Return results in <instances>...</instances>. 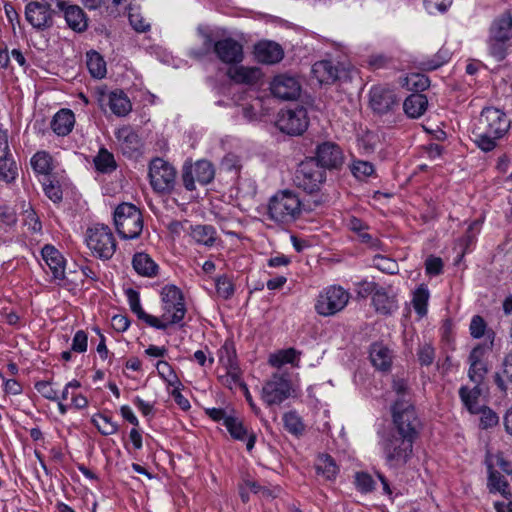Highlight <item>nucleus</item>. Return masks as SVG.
<instances>
[{
	"mask_svg": "<svg viewBox=\"0 0 512 512\" xmlns=\"http://www.w3.org/2000/svg\"><path fill=\"white\" fill-rule=\"evenodd\" d=\"M510 127L511 121L503 110L487 106L471 121L470 132L476 146L484 152H490Z\"/></svg>",
	"mask_w": 512,
	"mask_h": 512,
	"instance_id": "1",
	"label": "nucleus"
},
{
	"mask_svg": "<svg viewBox=\"0 0 512 512\" xmlns=\"http://www.w3.org/2000/svg\"><path fill=\"white\" fill-rule=\"evenodd\" d=\"M161 315L156 321H151V327L166 330L177 325L185 317L186 306L182 291L175 285H165L160 291Z\"/></svg>",
	"mask_w": 512,
	"mask_h": 512,
	"instance_id": "2",
	"label": "nucleus"
},
{
	"mask_svg": "<svg viewBox=\"0 0 512 512\" xmlns=\"http://www.w3.org/2000/svg\"><path fill=\"white\" fill-rule=\"evenodd\" d=\"M306 204L299 195L292 190H281L273 195L268 204L270 219L282 224H290L307 211Z\"/></svg>",
	"mask_w": 512,
	"mask_h": 512,
	"instance_id": "3",
	"label": "nucleus"
},
{
	"mask_svg": "<svg viewBox=\"0 0 512 512\" xmlns=\"http://www.w3.org/2000/svg\"><path fill=\"white\" fill-rule=\"evenodd\" d=\"M213 51L216 57L225 64H237L243 60V46L237 40L226 37L217 41L206 35L203 42V49L192 51L191 54L200 59Z\"/></svg>",
	"mask_w": 512,
	"mask_h": 512,
	"instance_id": "4",
	"label": "nucleus"
},
{
	"mask_svg": "<svg viewBox=\"0 0 512 512\" xmlns=\"http://www.w3.org/2000/svg\"><path fill=\"white\" fill-rule=\"evenodd\" d=\"M415 439L391 434L382 443L386 465L391 469L404 467L413 456Z\"/></svg>",
	"mask_w": 512,
	"mask_h": 512,
	"instance_id": "5",
	"label": "nucleus"
},
{
	"mask_svg": "<svg viewBox=\"0 0 512 512\" xmlns=\"http://www.w3.org/2000/svg\"><path fill=\"white\" fill-rule=\"evenodd\" d=\"M114 223L123 239H135L143 230V218L140 210L133 204L122 203L114 211Z\"/></svg>",
	"mask_w": 512,
	"mask_h": 512,
	"instance_id": "6",
	"label": "nucleus"
},
{
	"mask_svg": "<svg viewBox=\"0 0 512 512\" xmlns=\"http://www.w3.org/2000/svg\"><path fill=\"white\" fill-rule=\"evenodd\" d=\"M149 183L153 191L160 195L170 194L176 185L177 170L163 158H153L149 163Z\"/></svg>",
	"mask_w": 512,
	"mask_h": 512,
	"instance_id": "7",
	"label": "nucleus"
},
{
	"mask_svg": "<svg viewBox=\"0 0 512 512\" xmlns=\"http://www.w3.org/2000/svg\"><path fill=\"white\" fill-rule=\"evenodd\" d=\"M392 418L397 431L396 436H409L411 439H416L420 421L409 399L395 400L392 406Z\"/></svg>",
	"mask_w": 512,
	"mask_h": 512,
	"instance_id": "8",
	"label": "nucleus"
},
{
	"mask_svg": "<svg viewBox=\"0 0 512 512\" xmlns=\"http://www.w3.org/2000/svg\"><path fill=\"white\" fill-rule=\"evenodd\" d=\"M350 294L338 285L325 288L318 296L315 304L316 312L321 316H332L342 311L348 304Z\"/></svg>",
	"mask_w": 512,
	"mask_h": 512,
	"instance_id": "9",
	"label": "nucleus"
},
{
	"mask_svg": "<svg viewBox=\"0 0 512 512\" xmlns=\"http://www.w3.org/2000/svg\"><path fill=\"white\" fill-rule=\"evenodd\" d=\"M325 178V171L314 158H309L299 164L295 173L294 183L298 188L308 193H313L320 189Z\"/></svg>",
	"mask_w": 512,
	"mask_h": 512,
	"instance_id": "10",
	"label": "nucleus"
},
{
	"mask_svg": "<svg viewBox=\"0 0 512 512\" xmlns=\"http://www.w3.org/2000/svg\"><path fill=\"white\" fill-rule=\"evenodd\" d=\"M293 392L291 381L285 374L275 373L262 388V400L268 405H279Z\"/></svg>",
	"mask_w": 512,
	"mask_h": 512,
	"instance_id": "11",
	"label": "nucleus"
},
{
	"mask_svg": "<svg viewBox=\"0 0 512 512\" xmlns=\"http://www.w3.org/2000/svg\"><path fill=\"white\" fill-rule=\"evenodd\" d=\"M308 123L307 111L303 107L282 110L276 121L277 127L289 135L302 134L307 129Z\"/></svg>",
	"mask_w": 512,
	"mask_h": 512,
	"instance_id": "12",
	"label": "nucleus"
},
{
	"mask_svg": "<svg viewBox=\"0 0 512 512\" xmlns=\"http://www.w3.org/2000/svg\"><path fill=\"white\" fill-rule=\"evenodd\" d=\"M215 175L213 165L206 160H199L194 165L185 166L182 174L184 187L192 191L196 188L195 182L205 185L210 183Z\"/></svg>",
	"mask_w": 512,
	"mask_h": 512,
	"instance_id": "13",
	"label": "nucleus"
},
{
	"mask_svg": "<svg viewBox=\"0 0 512 512\" xmlns=\"http://www.w3.org/2000/svg\"><path fill=\"white\" fill-rule=\"evenodd\" d=\"M489 350V346L477 345L472 349L468 357V377L476 385H481L488 373L486 356Z\"/></svg>",
	"mask_w": 512,
	"mask_h": 512,
	"instance_id": "14",
	"label": "nucleus"
},
{
	"mask_svg": "<svg viewBox=\"0 0 512 512\" xmlns=\"http://www.w3.org/2000/svg\"><path fill=\"white\" fill-rule=\"evenodd\" d=\"M270 91L278 99L294 100L300 95L301 86L295 77L280 74L271 81Z\"/></svg>",
	"mask_w": 512,
	"mask_h": 512,
	"instance_id": "15",
	"label": "nucleus"
},
{
	"mask_svg": "<svg viewBox=\"0 0 512 512\" xmlns=\"http://www.w3.org/2000/svg\"><path fill=\"white\" fill-rule=\"evenodd\" d=\"M315 161L324 170L338 169L344 162L341 148L333 142H323L317 146Z\"/></svg>",
	"mask_w": 512,
	"mask_h": 512,
	"instance_id": "16",
	"label": "nucleus"
},
{
	"mask_svg": "<svg viewBox=\"0 0 512 512\" xmlns=\"http://www.w3.org/2000/svg\"><path fill=\"white\" fill-rule=\"evenodd\" d=\"M26 20L36 29H45L52 25L51 6L45 3L30 2L25 7Z\"/></svg>",
	"mask_w": 512,
	"mask_h": 512,
	"instance_id": "17",
	"label": "nucleus"
},
{
	"mask_svg": "<svg viewBox=\"0 0 512 512\" xmlns=\"http://www.w3.org/2000/svg\"><path fill=\"white\" fill-rule=\"evenodd\" d=\"M397 99L393 90L374 86L370 90V107L378 114L388 113L396 104Z\"/></svg>",
	"mask_w": 512,
	"mask_h": 512,
	"instance_id": "18",
	"label": "nucleus"
},
{
	"mask_svg": "<svg viewBox=\"0 0 512 512\" xmlns=\"http://www.w3.org/2000/svg\"><path fill=\"white\" fill-rule=\"evenodd\" d=\"M42 259L48 266L55 280L65 277L66 261L63 255L52 245H45L41 250Z\"/></svg>",
	"mask_w": 512,
	"mask_h": 512,
	"instance_id": "19",
	"label": "nucleus"
},
{
	"mask_svg": "<svg viewBox=\"0 0 512 512\" xmlns=\"http://www.w3.org/2000/svg\"><path fill=\"white\" fill-rule=\"evenodd\" d=\"M224 426L233 439L246 441L248 451L254 448L256 436L253 432L248 431L241 419L231 414L229 418L225 419Z\"/></svg>",
	"mask_w": 512,
	"mask_h": 512,
	"instance_id": "20",
	"label": "nucleus"
},
{
	"mask_svg": "<svg viewBox=\"0 0 512 512\" xmlns=\"http://www.w3.org/2000/svg\"><path fill=\"white\" fill-rule=\"evenodd\" d=\"M256 59L264 64H275L283 59L282 47L272 41H261L254 47Z\"/></svg>",
	"mask_w": 512,
	"mask_h": 512,
	"instance_id": "21",
	"label": "nucleus"
},
{
	"mask_svg": "<svg viewBox=\"0 0 512 512\" xmlns=\"http://www.w3.org/2000/svg\"><path fill=\"white\" fill-rule=\"evenodd\" d=\"M228 77L237 84L255 85L263 77L258 67L235 66L228 69Z\"/></svg>",
	"mask_w": 512,
	"mask_h": 512,
	"instance_id": "22",
	"label": "nucleus"
},
{
	"mask_svg": "<svg viewBox=\"0 0 512 512\" xmlns=\"http://www.w3.org/2000/svg\"><path fill=\"white\" fill-rule=\"evenodd\" d=\"M116 137L124 154L133 156L139 152L141 141L138 134L129 126H123L116 132Z\"/></svg>",
	"mask_w": 512,
	"mask_h": 512,
	"instance_id": "23",
	"label": "nucleus"
},
{
	"mask_svg": "<svg viewBox=\"0 0 512 512\" xmlns=\"http://www.w3.org/2000/svg\"><path fill=\"white\" fill-rule=\"evenodd\" d=\"M132 267L135 272L142 277L153 278L159 274L158 264L145 252H137L134 254Z\"/></svg>",
	"mask_w": 512,
	"mask_h": 512,
	"instance_id": "24",
	"label": "nucleus"
},
{
	"mask_svg": "<svg viewBox=\"0 0 512 512\" xmlns=\"http://www.w3.org/2000/svg\"><path fill=\"white\" fill-rule=\"evenodd\" d=\"M50 125L56 135L66 136L75 125L74 113L70 109H61L53 116Z\"/></svg>",
	"mask_w": 512,
	"mask_h": 512,
	"instance_id": "25",
	"label": "nucleus"
},
{
	"mask_svg": "<svg viewBox=\"0 0 512 512\" xmlns=\"http://www.w3.org/2000/svg\"><path fill=\"white\" fill-rule=\"evenodd\" d=\"M116 251V240L110 228L98 225V258L110 259Z\"/></svg>",
	"mask_w": 512,
	"mask_h": 512,
	"instance_id": "26",
	"label": "nucleus"
},
{
	"mask_svg": "<svg viewBox=\"0 0 512 512\" xmlns=\"http://www.w3.org/2000/svg\"><path fill=\"white\" fill-rule=\"evenodd\" d=\"M488 469V489L491 493H500L503 497L509 498L511 493L508 490V482L506 479L496 470H494V463L491 459L486 460Z\"/></svg>",
	"mask_w": 512,
	"mask_h": 512,
	"instance_id": "27",
	"label": "nucleus"
},
{
	"mask_svg": "<svg viewBox=\"0 0 512 512\" xmlns=\"http://www.w3.org/2000/svg\"><path fill=\"white\" fill-rule=\"evenodd\" d=\"M312 73L320 84H330L338 79V68L329 60L316 62Z\"/></svg>",
	"mask_w": 512,
	"mask_h": 512,
	"instance_id": "28",
	"label": "nucleus"
},
{
	"mask_svg": "<svg viewBox=\"0 0 512 512\" xmlns=\"http://www.w3.org/2000/svg\"><path fill=\"white\" fill-rule=\"evenodd\" d=\"M392 352L382 343H374L370 348V359L377 369L386 371L392 364Z\"/></svg>",
	"mask_w": 512,
	"mask_h": 512,
	"instance_id": "29",
	"label": "nucleus"
},
{
	"mask_svg": "<svg viewBox=\"0 0 512 512\" xmlns=\"http://www.w3.org/2000/svg\"><path fill=\"white\" fill-rule=\"evenodd\" d=\"M189 235L199 245L211 247L217 240L216 229L211 225L190 226Z\"/></svg>",
	"mask_w": 512,
	"mask_h": 512,
	"instance_id": "30",
	"label": "nucleus"
},
{
	"mask_svg": "<svg viewBox=\"0 0 512 512\" xmlns=\"http://www.w3.org/2000/svg\"><path fill=\"white\" fill-rule=\"evenodd\" d=\"M428 107V99L425 95L415 93L408 96L404 103L403 109L406 115L410 118L421 117Z\"/></svg>",
	"mask_w": 512,
	"mask_h": 512,
	"instance_id": "31",
	"label": "nucleus"
},
{
	"mask_svg": "<svg viewBox=\"0 0 512 512\" xmlns=\"http://www.w3.org/2000/svg\"><path fill=\"white\" fill-rule=\"evenodd\" d=\"M489 35L506 40L512 39V16L504 13L495 18L489 28Z\"/></svg>",
	"mask_w": 512,
	"mask_h": 512,
	"instance_id": "32",
	"label": "nucleus"
},
{
	"mask_svg": "<svg viewBox=\"0 0 512 512\" xmlns=\"http://www.w3.org/2000/svg\"><path fill=\"white\" fill-rule=\"evenodd\" d=\"M372 303L376 311L383 315H390L398 309L395 297L389 296L383 289L374 292Z\"/></svg>",
	"mask_w": 512,
	"mask_h": 512,
	"instance_id": "33",
	"label": "nucleus"
},
{
	"mask_svg": "<svg viewBox=\"0 0 512 512\" xmlns=\"http://www.w3.org/2000/svg\"><path fill=\"white\" fill-rule=\"evenodd\" d=\"M300 355L301 353L294 348L282 349L270 354L268 363L275 368H280L285 364L298 366Z\"/></svg>",
	"mask_w": 512,
	"mask_h": 512,
	"instance_id": "34",
	"label": "nucleus"
},
{
	"mask_svg": "<svg viewBox=\"0 0 512 512\" xmlns=\"http://www.w3.org/2000/svg\"><path fill=\"white\" fill-rule=\"evenodd\" d=\"M64 12V17L69 25L75 31H83L87 27V20L79 6L76 5H65L64 9H60Z\"/></svg>",
	"mask_w": 512,
	"mask_h": 512,
	"instance_id": "35",
	"label": "nucleus"
},
{
	"mask_svg": "<svg viewBox=\"0 0 512 512\" xmlns=\"http://www.w3.org/2000/svg\"><path fill=\"white\" fill-rule=\"evenodd\" d=\"M482 393L480 385H474L473 388H469L467 386H462L459 390V396L461 398L462 403L467 408V410L476 414L479 411V397Z\"/></svg>",
	"mask_w": 512,
	"mask_h": 512,
	"instance_id": "36",
	"label": "nucleus"
},
{
	"mask_svg": "<svg viewBox=\"0 0 512 512\" xmlns=\"http://www.w3.org/2000/svg\"><path fill=\"white\" fill-rule=\"evenodd\" d=\"M31 166L34 172L38 175L43 176V178H48L53 176V161L52 157L45 151L37 152L31 158Z\"/></svg>",
	"mask_w": 512,
	"mask_h": 512,
	"instance_id": "37",
	"label": "nucleus"
},
{
	"mask_svg": "<svg viewBox=\"0 0 512 512\" xmlns=\"http://www.w3.org/2000/svg\"><path fill=\"white\" fill-rule=\"evenodd\" d=\"M125 294L131 311L138 317V319L151 326V321H156V316L150 315L143 310L139 292L129 288L125 291Z\"/></svg>",
	"mask_w": 512,
	"mask_h": 512,
	"instance_id": "38",
	"label": "nucleus"
},
{
	"mask_svg": "<svg viewBox=\"0 0 512 512\" xmlns=\"http://www.w3.org/2000/svg\"><path fill=\"white\" fill-rule=\"evenodd\" d=\"M316 472L326 480H334L339 472V468L334 459L327 454L319 455L315 464Z\"/></svg>",
	"mask_w": 512,
	"mask_h": 512,
	"instance_id": "39",
	"label": "nucleus"
},
{
	"mask_svg": "<svg viewBox=\"0 0 512 512\" xmlns=\"http://www.w3.org/2000/svg\"><path fill=\"white\" fill-rule=\"evenodd\" d=\"M510 46V40L497 38L490 35L487 38L488 53L496 61L500 62L506 58Z\"/></svg>",
	"mask_w": 512,
	"mask_h": 512,
	"instance_id": "40",
	"label": "nucleus"
},
{
	"mask_svg": "<svg viewBox=\"0 0 512 512\" xmlns=\"http://www.w3.org/2000/svg\"><path fill=\"white\" fill-rule=\"evenodd\" d=\"M109 106L117 116H125L131 111V102L123 92H112L109 95Z\"/></svg>",
	"mask_w": 512,
	"mask_h": 512,
	"instance_id": "41",
	"label": "nucleus"
},
{
	"mask_svg": "<svg viewBox=\"0 0 512 512\" xmlns=\"http://www.w3.org/2000/svg\"><path fill=\"white\" fill-rule=\"evenodd\" d=\"M41 181L45 195L54 203L60 202L63 197V182L58 180L55 175L43 178Z\"/></svg>",
	"mask_w": 512,
	"mask_h": 512,
	"instance_id": "42",
	"label": "nucleus"
},
{
	"mask_svg": "<svg viewBox=\"0 0 512 512\" xmlns=\"http://www.w3.org/2000/svg\"><path fill=\"white\" fill-rule=\"evenodd\" d=\"M218 359L220 365L225 369L239 368L236 356V350L232 343L225 342L218 350Z\"/></svg>",
	"mask_w": 512,
	"mask_h": 512,
	"instance_id": "43",
	"label": "nucleus"
},
{
	"mask_svg": "<svg viewBox=\"0 0 512 512\" xmlns=\"http://www.w3.org/2000/svg\"><path fill=\"white\" fill-rule=\"evenodd\" d=\"M429 290L426 286H419L413 293L412 304L419 317H424L428 311Z\"/></svg>",
	"mask_w": 512,
	"mask_h": 512,
	"instance_id": "44",
	"label": "nucleus"
},
{
	"mask_svg": "<svg viewBox=\"0 0 512 512\" xmlns=\"http://www.w3.org/2000/svg\"><path fill=\"white\" fill-rule=\"evenodd\" d=\"M449 59L450 52L447 49H440L432 57H423L419 62V66L421 69L427 71L436 70L443 64L447 63Z\"/></svg>",
	"mask_w": 512,
	"mask_h": 512,
	"instance_id": "45",
	"label": "nucleus"
},
{
	"mask_svg": "<svg viewBox=\"0 0 512 512\" xmlns=\"http://www.w3.org/2000/svg\"><path fill=\"white\" fill-rule=\"evenodd\" d=\"M283 422L285 429L293 435H301L305 430L302 419L296 412L285 413Z\"/></svg>",
	"mask_w": 512,
	"mask_h": 512,
	"instance_id": "46",
	"label": "nucleus"
},
{
	"mask_svg": "<svg viewBox=\"0 0 512 512\" xmlns=\"http://www.w3.org/2000/svg\"><path fill=\"white\" fill-rule=\"evenodd\" d=\"M225 371V374L219 376V380L224 386L233 390L236 388L241 389L242 385H245L241 378L240 368L227 369Z\"/></svg>",
	"mask_w": 512,
	"mask_h": 512,
	"instance_id": "47",
	"label": "nucleus"
},
{
	"mask_svg": "<svg viewBox=\"0 0 512 512\" xmlns=\"http://www.w3.org/2000/svg\"><path fill=\"white\" fill-rule=\"evenodd\" d=\"M156 368L159 375L168 383L169 386H182V383L168 362L160 360L157 362Z\"/></svg>",
	"mask_w": 512,
	"mask_h": 512,
	"instance_id": "48",
	"label": "nucleus"
},
{
	"mask_svg": "<svg viewBox=\"0 0 512 512\" xmlns=\"http://www.w3.org/2000/svg\"><path fill=\"white\" fill-rule=\"evenodd\" d=\"M215 288L218 297L224 300L231 298L235 292L232 280L226 275H221L215 279Z\"/></svg>",
	"mask_w": 512,
	"mask_h": 512,
	"instance_id": "49",
	"label": "nucleus"
},
{
	"mask_svg": "<svg viewBox=\"0 0 512 512\" xmlns=\"http://www.w3.org/2000/svg\"><path fill=\"white\" fill-rule=\"evenodd\" d=\"M117 167L116 161L112 153L105 148L98 150V172L110 173Z\"/></svg>",
	"mask_w": 512,
	"mask_h": 512,
	"instance_id": "50",
	"label": "nucleus"
},
{
	"mask_svg": "<svg viewBox=\"0 0 512 512\" xmlns=\"http://www.w3.org/2000/svg\"><path fill=\"white\" fill-rule=\"evenodd\" d=\"M495 383L501 391L507 389L505 381L512 384V353L508 354L503 361V372L495 375Z\"/></svg>",
	"mask_w": 512,
	"mask_h": 512,
	"instance_id": "51",
	"label": "nucleus"
},
{
	"mask_svg": "<svg viewBox=\"0 0 512 512\" xmlns=\"http://www.w3.org/2000/svg\"><path fill=\"white\" fill-rule=\"evenodd\" d=\"M351 172L357 179L365 180L375 173V169L371 162L355 160L351 165Z\"/></svg>",
	"mask_w": 512,
	"mask_h": 512,
	"instance_id": "52",
	"label": "nucleus"
},
{
	"mask_svg": "<svg viewBox=\"0 0 512 512\" xmlns=\"http://www.w3.org/2000/svg\"><path fill=\"white\" fill-rule=\"evenodd\" d=\"M128 19L132 28L139 33L146 32L150 29V23H148L141 13L132 6L129 7Z\"/></svg>",
	"mask_w": 512,
	"mask_h": 512,
	"instance_id": "53",
	"label": "nucleus"
},
{
	"mask_svg": "<svg viewBox=\"0 0 512 512\" xmlns=\"http://www.w3.org/2000/svg\"><path fill=\"white\" fill-rule=\"evenodd\" d=\"M356 488L362 493L371 492L375 487L372 476L366 472H358L355 475Z\"/></svg>",
	"mask_w": 512,
	"mask_h": 512,
	"instance_id": "54",
	"label": "nucleus"
},
{
	"mask_svg": "<svg viewBox=\"0 0 512 512\" xmlns=\"http://www.w3.org/2000/svg\"><path fill=\"white\" fill-rule=\"evenodd\" d=\"M36 391L44 398L52 401L59 400V393L49 381H38L35 384Z\"/></svg>",
	"mask_w": 512,
	"mask_h": 512,
	"instance_id": "55",
	"label": "nucleus"
},
{
	"mask_svg": "<svg viewBox=\"0 0 512 512\" xmlns=\"http://www.w3.org/2000/svg\"><path fill=\"white\" fill-rule=\"evenodd\" d=\"M452 3L453 0H424L425 9L432 15L446 12Z\"/></svg>",
	"mask_w": 512,
	"mask_h": 512,
	"instance_id": "56",
	"label": "nucleus"
},
{
	"mask_svg": "<svg viewBox=\"0 0 512 512\" xmlns=\"http://www.w3.org/2000/svg\"><path fill=\"white\" fill-rule=\"evenodd\" d=\"M478 413H481L480 425L484 429L494 427L499 422L498 415L493 410H491L490 408H486V407L485 408H481V407H479Z\"/></svg>",
	"mask_w": 512,
	"mask_h": 512,
	"instance_id": "57",
	"label": "nucleus"
},
{
	"mask_svg": "<svg viewBox=\"0 0 512 512\" xmlns=\"http://www.w3.org/2000/svg\"><path fill=\"white\" fill-rule=\"evenodd\" d=\"M373 264L376 268L388 274H394L398 269L397 263L394 260L384 256H375Z\"/></svg>",
	"mask_w": 512,
	"mask_h": 512,
	"instance_id": "58",
	"label": "nucleus"
},
{
	"mask_svg": "<svg viewBox=\"0 0 512 512\" xmlns=\"http://www.w3.org/2000/svg\"><path fill=\"white\" fill-rule=\"evenodd\" d=\"M417 356L421 365L429 366L435 359V350L430 344L424 343L419 347Z\"/></svg>",
	"mask_w": 512,
	"mask_h": 512,
	"instance_id": "59",
	"label": "nucleus"
},
{
	"mask_svg": "<svg viewBox=\"0 0 512 512\" xmlns=\"http://www.w3.org/2000/svg\"><path fill=\"white\" fill-rule=\"evenodd\" d=\"M486 322L480 315H474L471 319L469 330L473 338L479 339L485 334Z\"/></svg>",
	"mask_w": 512,
	"mask_h": 512,
	"instance_id": "60",
	"label": "nucleus"
},
{
	"mask_svg": "<svg viewBox=\"0 0 512 512\" xmlns=\"http://www.w3.org/2000/svg\"><path fill=\"white\" fill-rule=\"evenodd\" d=\"M16 173L17 167L13 161L7 159V157L0 161V177L2 179L9 182L15 178Z\"/></svg>",
	"mask_w": 512,
	"mask_h": 512,
	"instance_id": "61",
	"label": "nucleus"
},
{
	"mask_svg": "<svg viewBox=\"0 0 512 512\" xmlns=\"http://www.w3.org/2000/svg\"><path fill=\"white\" fill-rule=\"evenodd\" d=\"M357 237L360 243L366 245L367 247L373 250L383 249V245L380 239L376 235L369 233L368 230L363 231Z\"/></svg>",
	"mask_w": 512,
	"mask_h": 512,
	"instance_id": "62",
	"label": "nucleus"
},
{
	"mask_svg": "<svg viewBox=\"0 0 512 512\" xmlns=\"http://www.w3.org/2000/svg\"><path fill=\"white\" fill-rule=\"evenodd\" d=\"M425 269L428 275H439L443 269L442 259L439 257L429 256L425 261Z\"/></svg>",
	"mask_w": 512,
	"mask_h": 512,
	"instance_id": "63",
	"label": "nucleus"
},
{
	"mask_svg": "<svg viewBox=\"0 0 512 512\" xmlns=\"http://www.w3.org/2000/svg\"><path fill=\"white\" fill-rule=\"evenodd\" d=\"M24 224L34 233H38L42 229L41 222L33 210H27L25 212Z\"/></svg>",
	"mask_w": 512,
	"mask_h": 512,
	"instance_id": "64",
	"label": "nucleus"
}]
</instances>
